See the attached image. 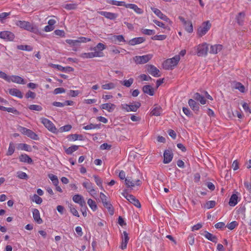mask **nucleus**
<instances>
[{
	"label": "nucleus",
	"instance_id": "f257e3e1",
	"mask_svg": "<svg viewBox=\"0 0 251 251\" xmlns=\"http://www.w3.org/2000/svg\"><path fill=\"white\" fill-rule=\"evenodd\" d=\"M16 25L21 28L35 33H37L38 30L36 26L27 21H17Z\"/></svg>",
	"mask_w": 251,
	"mask_h": 251
},
{
	"label": "nucleus",
	"instance_id": "f03ea898",
	"mask_svg": "<svg viewBox=\"0 0 251 251\" xmlns=\"http://www.w3.org/2000/svg\"><path fill=\"white\" fill-rule=\"evenodd\" d=\"M179 55H176L172 58L167 59L163 64V67L166 70H173L178 63L180 60Z\"/></svg>",
	"mask_w": 251,
	"mask_h": 251
},
{
	"label": "nucleus",
	"instance_id": "7ed1b4c3",
	"mask_svg": "<svg viewBox=\"0 0 251 251\" xmlns=\"http://www.w3.org/2000/svg\"><path fill=\"white\" fill-rule=\"evenodd\" d=\"M209 45L205 42L200 44L194 48L196 54L198 56H205L207 55Z\"/></svg>",
	"mask_w": 251,
	"mask_h": 251
},
{
	"label": "nucleus",
	"instance_id": "20e7f679",
	"mask_svg": "<svg viewBox=\"0 0 251 251\" xmlns=\"http://www.w3.org/2000/svg\"><path fill=\"white\" fill-rule=\"evenodd\" d=\"M211 27V24L209 21L203 22L199 26L197 30V34L199 37H201L205 35Z\"/></svg>",
	"mask_w": 251,
	"mask_h": 251
},
{
	"label": "nucleus",
	"instance_id": "39448f33",
	"mask_svg": "<svg viewBox=\"0 0 251 251\" xmlns=\"http://www.w3.org/2000/svg\"><path fill=\"white\" fill-rule=\"evenodd\" d=\"M40 122L44 126L51 132L53 133H57L58 130L54 124L50 120L42 117L40 119Z\"/></svg>",
	"mask_w": 251,
	"mask_h": 251
},
{
	"label": "nucleus",
	"instance_id": "423d86ee",
	"mask_svg": "<svg viewBox=\"0 0 251 251\" xmlns=\"http://www.w3.org/2000/svg\"><path fill=\"white\" fill-rule=\"evenodd\" d=\"M178 19L182 23L185 30L188 33H192L194 31V26L191 20H187L182 16H179Z\"/></svg>",
	"mask_w": 251,
	"mask_h": 251
},
{
	"label": "nucleus",
	"instance_id": "0eeeda50",
	"mask_svg": "<svg viewBox=\"0 0 251 251\" xmlns=\"http://www.w3.org/2000/svg\"><path fill=\"white\" fill-rule=\"evenodd\" d=\"M18 129L22 134L26 135L32 140H38L39 139L38 135L30 129L21 126H19Z\"/></svg>",
	"mask_w": 251,
	"mask_h": 251
},
{
	"label": "nucleus",
	"instance_id": "6e6552de",
	"mask_svg": "<svg viewBox=\"0 0 251 251\" xmlns=\"http://www.w3.org/2000/svg\"><path fill=\"white\" fill-rule=\"evenodd\" d=\"M153 57V54H148L142 56H135L133 58L136 64H143L148 62Z\"/></svg>",
	"mask_w": 251,
	"mask_h": 251
},
{
	"label": "nucleus",
	"instance_id": "1a4fd4ad",
	"mask_svg": "<svg viewBox=\"0 0 251 251\" xmlns=\"http://www.w3.org/2000/svg\"><path fill=\"white\" fill-rule=\"evenodd\" d=\"M82 185L92 197L95 198L97 195V190L94 189L93 184L89 180L83 182Z\"/></svg>",
	"mask_w": 251,
	"mask_h": 251
},
{
	"label": "nucleus",
	"instance_id": "9d476101",
	"mask_svg": "<svg viewBox=\"0 0 251 251\" xmlns=\"http://www.w3.org/2000/svg\"><path fill=\"white\" fill-rule=\"evenodd\" d=\"M125 184L127 187H133L135 186H140L142 182L139 179H136L132 177L128 176L125 180Z\"/></svg>",
	"mask_w": 251,
	"mask_h": 251
},
{
	"label": "nucleus",
	"instance_id": "9b49d317",
	"mask_svg": "<svg viewBox=\"0 0 251 251\" xmlns=\"http://www.w3.org/2000/svg\"><path fill=\"white\" fill-rule=\"evenodd\" d=\"M151 10L161 20L168 23L170 25L172 24V21L159 9L155 7H151Z\"/></svg>",
	"mask_w": 251,
	"mask_h": 251
},
{
	"label": "nucleus",
	"instance_id": "f8f14e48",
	"mask_svg": "<svg viewBox=\"0 0 251 251\" xmlns=\"http://www.w3.org/2000/svg\"><path fill=\"white\" fill-rule=\"evenodd\" d=\"M147 70L150 75L154 77H157L161 75L159 70L153 65H147Z\"/></svg>",
	"mask_w": 251,
	"mask_h": 251
},
{
	"label": "nucleus",
	"instance_id": "ddd939ff",
	"mask_svg": "<svg viewBox=\"0 0 251 251\" xmlns=\"http://www.w3.org/2000/svg\"><path fill=\"white\" fill-rule=\"evenodd\" d=\"M0 38L7 41H12L15 38V35L11 31H3L0 32Z\"/></svg>",
	"mask_w": 251,
	"mask_h": 251
},
{
	"label": "nucleus",
	"instance_id": "4468645a",
	"mask_svg": "<svg viewBox=\"0 0 251 251\" xmlns=\"http://www.w3.org/2000/svg\"><path fill=\"white\" fill-rule=\"evenodd\" d=\"M102 56L103 53L99 51L87 53H82L80 55V57L84 59L92 58L96 57H101Z\"/></svg>",
	"mask_w": 251,
	"mask_h": 251
},
{
	"label": "nucleus",
	"instance_id": "2eb2a0df",
	"mask_svg": "<svg viewBox=\"0 0 251 251\" xmlns=\"http://www.w3.org/2000/svg\"><path fill=\"white\" fill-rule=\"evenodd\" d=\"M72 200L74 202L76 203H77L81 207H85L86 202L84 200V199L82 196L79 194H75V195L73 198Z\"/></svg>",
	"mask_w": 251,
	"mask_h": 251
},
{
	"label": "nucleus",
	"instance_id": "dca6fc26",
	"mask_svg": "<svg viewBox=\"0 0 251 251\" xmlns=\"http://www.w3.org/2000/svg\"><path fill=\"white\" fill-rule=\"evenodd\" d=\"M129 240V237H128V233L126 232V231H124L122 236V241L120 246V248L122 250H125L126 248L127 244Z\"/></svg>",
	"mask_w": 251,
	"mask_h": 251
},
{
	"label": "nucleus",
	"instance_id": "f3484780",
	"mask_svg": "<svg viewBox=\"0 0 251 251\" xmlns=\"http://www.w3.org/2000/svg\"><path fill=\"white\" fill-rule=\"evenodd\" d=\"M173 154L171 150H166L164 152L163 163L168 164L170 163L173 159Z\"/></svg>",
	"mask_w": 251,
	"mask_h": 251
},
{
	"label": "nucleus",
	"instance_id": "a211bd4d",
	"mask_svg": "<svg viewBox=\"0 0 251 251\" xmlns=\"http://www.w3.org/2000/svg\"><path fill=\"white\" fill-rule=\"evenodd\" d=\"M145 38L143 37H135L128 42V44L130 46H135L136 45L141 44L144 42Z\"/></svg>",
	"mask_w": 251,
	"mask_h": 251
},
{
	"label": "nucleus",
	"instance_id": "6ab92c4d",
	"mask_svg": "<svg viewBox=\"0 0 251 251\" xmlns=\"http://www.w3.org/2000/svg\"><path fill=\"white\" fill-rule=\"evenodd\" d=\"M100 107L101 109L106 110L108 112H112L114 110L116 105L112 103H105L102 104Z\"/></svg>",
	"mask_w": 251,
	"mask_h": 251
},
{
	"label": "nucleus",
	"instance_id": "aec40b11",
	"mask_svg": "<svg viewBox=\"0 0 251 251\" xmlns=\"http://www.w3.org/2000/svg\"><path fill=\"white\" fill-rule=\"evenodd\" d=\"M126 8L132 9L137 14H142L144 12L142 9L139 8L135 4L127 3V5H126Z\"/></svg>",
	"mask_w": 251,
	"mask_h": 251
},
{
	"label": "nucleus",
	"instance_id": "412c9836",
	"mask_svg": "<svg viewBox=\"0 0 251 251\" xmlns=\"http://www.w3.org/2000/svg\"><path fill=\"white\" fill-rule=\"evenodd\" d=\"M111 42L115 44H119L121 42H125L126 40L122 35H114L110 39Z\"/></svg>",
	"mask_w": 251,
	"mask_h": 251
},
{
	"label": "nucleus",
	"instance_id": "4be33fe9",
	"mask_svg": "<svg viewBox=\"0 0 251 251\" xmlns=\"http://www.w3.org/2000/svg\"><path fill=\"white\" fill-rule=\"evenodd\" d=\"M9 79V82L11 81L16 83L22 84H24L25 83V81L24 79L22 77L18 75H13L10 76Z\"/></svg>",
	"mask_w": 251,
	"mask_h": 251
},
{
	"label": "nucleus",
	"instance_id": "5701e85b",
	"mask_svg": "<svg viewBox=\"0 0 251 251\" xmlns=\"http://www.w3.org/2000/svg\"><path fill=\"white\" fill-rule=\"evenodd\" d=\"M33 218L34 221L38 224H41L43 223V220L40 217L39 211L37 209H34L32 211Z\"/></svg>",
	"mask_w": 251,
	"mask_h": 251
},
{
	"label": "nucleus",
	"instance_id": "b1692460",
	"mask_svg": "<svg viewBox=\"0 0 251 251\" xmlns=\"http://www.w3.org/2000/svg\"><path fill=\"white\" fill-rule=\"evenodd\" d=\"M201 235L204 236L208 240L214 243H216L217 241V237L207 231H203L202 233H201Z\"/></svg>",
	"mask_w": 251,
	"mask_h": 251
},
{
	"label": "nucleus",
	"instance_id": "393cba45",
	"mask_svg": "<svg viewBox=\"0 0 251 251\" xmlns=\"http://www.w3.org/2000/svg\"><path fill=\"white\" fill-rule=\"evenodd\" d=\"M99 13L104 16L106 18L110 20H114L117 17V15L115 13L106 12V11H100Z\"/></svg>",
	"mask_w": 251,
	"mask_h": 251
},
{
	"label": "nucleus",
	"instance_id": "a878e982",
	"mask_svg": "<svg viewBox=\"0 0 251 251\" xmlns=\"http://www.w3.org/2000/svg\"><path fill=\"white\" fill-rule=\"evenodd\" d=\"M223 49V46L220 44H216L210 46V53L217 54L220 52Z\"/></svg>",
	"mask_w": 251,
	"mask_h": 251
},
{
	"label": "nucleus",
	"instance_id": "bb28decb",
	"mask_svg": "<svg viewBox=\"0 0 251 251\" xmlns=\"http://www.w3.org/2000/svg\"><path fill=\"white\" fill-rule=\"evenodd\" d=\"M162 111L163 110L161 106L154 105L151 112V114L152 116H159L161 115Z\"/></svg>",
	"mask_w": 251,
	"mask_h": 251
},
{
	"label": "nucleus",
	"instance_id": "cd10ccee",
	"mask_svg": "<svg viewBox=\"0 0 251 251\" xmlns=\"http://www.w3.org/2000/svg\"><path fill=\"white\" fill-rule=\"evenodd\" d=\"M9 93L13 96L22 99L23 97L22 93L19 89L16 88H11L9 89Z\"/></svg>",
	"mask_w": 251,
	"mask_h": 251
},
{
	"label": "nucleus",
	"instance_id": "c85d7f7f",
	"mask_svg": "<svg viewBox=\"0 0 251 251\" xmlns=\"http://www.w3.org/2000/svg\"><path fill=\"white\" fill-rule=\"evenodd\" d=\"M20 162L31 164L32 163V159L26 154H22L19 157Z\"/></svg>",
	"mask_w": 251,
	"mask_h": 251
},
{
	"label": "nucleus",
	"instance_id": "c756f323",
	"mask_svg": "<svg viewBox=\"0 0 251 251\" xmlns=\"http://www.w3.org/2000/svg\"><path fill=\"white\" fill-rule=\"evenodd\" d=\"M237 192L236 194H233L230 199L228 202V204L231 206H235L238 202V197L237 195Z\"/></svg>",
	"mask_w": 251,
	"mask_h": 251
},
{
	"label": "nucleus",
	"instance_id": "7c9ffc66",
	"mask_svg": "<svg viewBox=\"0 0 251 251\" xmlns=\"http://www.w3.org/2000/svg\"><path fill=\"white\" fill-rule=\"evenodd\" d=\"M142 90L144 93L150 96H153L154 94V89L150 85H145L143 87Z\"/></svg>",
	"mask_w": 251,
	"mask_h": 251
},
{
	"label": "nucleus",
	"instance_id": "2f4dec72",
	"mask_svg": "<svg viewBox=\"0 0 251 251\" xmlns=\"http://www.w3.org/2000/svg\"><path fill=\"white\" fill-rule=\"evenodd\" d=\"M188 104L193 110L195 111H198L199 110V105L195 101V100L191 99H189L188 100Z\"/></svg>",
	"mask_w": 251,
	"mask_h": 251
},
{
	"label": "nucleus",
	"instance_id": "473e14b6",
	"mask_svg": "<svg viewBox=\"0 0 251 251\" xmlns=\"http://www.w3.org/2000/svg\"><path fill=\"white\" fill-rule=\"evenodd\" d=\"M193 98L195 100L200 101V103L201 104H205L206 103V99L204 98L203 96H201L199 93H195L193 96Z\"/></svg>",
	"mask_w": 251,
	"mask_h": 251
},
{
	"label": "nucleus",
	"instance_id": "72a5a7b5",
	"mask_svg": "<svg viewBox=\"0 0 251 251\" xmlns=\"http://www.w3.org/2000/svg\"><path fill=\"white\" fill-rule=\"evenodd\" d=\"M67 138L70 141H75L76 140H82L83 136L80 134H74L68 135Z\"/></svg>",
	"mask_w": 251,
	"mask_h": 251
},
{
	"label": "nucleus",
	"instance_id": "f704fd0d",
	"mask_svg": "<svg viewBox=\"0 0 251 251\" xmlns=\"http://www.w3.org/2000/svg\"><path fill=\"white\" fill-rule=\"evenodd\" d=\"M128 197L129 198L127 199V201L129 202L134 204L136 207H141V205L140 202L134 196L131 195L130 196H128Z\"/></svg>",
	"mask_w": 251,
	"mask_h": 251
},
{
	"label": "nucleus",
	"instance_id": "c9c22d12",
	"mask_svg": "<svg viewBox=\"0 0 251 251\" xmlns=\"http://www.w3.org/2000/svg\"><path fill=\"white\" fill-rule=\"evenodd\" d=\"M107 3L120 6H124L126 8V5H127V3H126L125 1H117L115 0H107Z\"/></svg>",
	"mask_w": 251,
	"mask_h": 251
},
{
	"label": "nucleus",
	"instance_id": "e433bc0d",
	"mask_svg": "<svg viewBox=\"0 0 251 251\" xmlns=\"http://www.w3.org/2000/svg\"><path fill=\"white\" fill-rule=\"evenodd\" d=\"M102 202L103 203V206L108 209L109 212L111 214H113L114 212V208L112 206V205L108 201V200L106 199V200L102 201Z\"/></svg>",
	"mask_w": 251,
	"mask_h": 251
},
{
	"label": "nucleus",
	"instance_id": "4c0bfd02",
	"mask_svg": "<svg viewBox=\"0 0 251 251\" xmlns=\"http://www.w3.org/2000/svg\"><path fill=\"white\" fill-rule=\"evenodd\" d=\"M79 148V146L77 145H73L68 148L66 147H64V149L65 150V152L67 154H71L75 151H77Z\"/></svg>",
	"mask_w": 251,
	"mask_h": 251
},
{
	"label": "nucleus",
	"instance_id": "58836bf2",
	"mask_svg": "<svg viewBox=\"0 0 251 251\" xmlns=\"http://www.w3.org/2000/svg\"><path fill=\"white\" fill-rule=\"evenodd\" d=\"M129 105V112L133 111L136 112L137 111L138 109L140 107L141 103L139 102H136L134 103H131L130 104H128Z\"/></svg>",
	"mask_w": 251,
	"mask_h": 251
},
{
	"label": "nucleus",
	"instance_id": "ea45409f",
	"mask_svg": "<svg viewBox=\"0 0 251 251\" xmlns=\"http://www.w3.org/2000/svg\"><path fill=\"white\" fill-rule=\"evenodd\" d=\"M87 203L91 209L93 211H95L98 209V207L96 202L91 199H89L87 201Z\"/></svg>",
	"mask_w": 251,
	"mask_h": 251
},
{
	"label": "nucleus",
	"instance_id": "a19ab883",
	"mask_svg": "<svg viewBox=\"0 0 251 251\" xmlns=\"http://www.w3.org/2000/svg\"><path fill=\"white\" fill-rule=\"evenodd\" d=\"M116 87V85L113 82L102 84L101 88L103 90H112Z\"/></svg>",
	"mask_w": 251,
	"mask_h": 251
},
{
	"label": "nucleus",
	"instance_id": "79ce46f5",
	"mask_svg": "<svg viewBox=\"0 0 251 251\" xmlns=\"http://www.w3.org/2000/svg\"><path fill=\"white\" fill-rule=\"evenodd\" d=\"M134 79L133 78H130L128 79H126L121 81V83L126 87H129L133 84Z\"/></svg>",
	"mask_w": 251,
	"mask_h": 251
},
{
	"label": "nucleus",
	"instance_id": "37998d69",
	"mask_svg": "<svg viewBox=\"0 0 251 251\" xmlns=\"http://www.w3.org/2000/svg\"><path fill=\"white\" fill-rule=\"evenodd\" d=\"M245 13L243 12H240L238 14V15L236 17V20L238 24L239 25H242L244 22V20L245 18Z\"/></svg>",
	"mask_w": 251,
	"mask_h": 251
},
{
	"label": "nucleus",
	"instance_id": "c03bdc74",
	"mask_svg": "<svg viewBox=\"0 0 251 251\" xmlns=\"http://www.w3.org/2000/svg\"><path fill=\"white\" fill-rule=\"evenodd\" d=\"M83 128L85 130L99 129L100 128V125L90 124L88 125L83 126Z\"/></svg>",
	"mask_w": 251,
	"mask_h": 251
},
{
	"label": "nucleus",
	"instance_id": "a18cd8bd",
	"mask_svg": "<svg viewBox=\"0 0 251 251\" xmlns=\"http://www.w3.org/2000/svg\"><path fill=\"white\" fill-rule=\"evenodd\" d=\"M48 177L51 180L53 185L55 186H57V185L59 183L58 179L57 176L53 174H50L48 175Z\"/></svg>",
	"mask_w": 251,
	"mask_h": 251
},
{
	"label": "nucleus",
	"instance_id": "49530a36",
	"mask_svg": "<svg viewBox=\"0 0 251 251\" xmlns=\"http://www.w3.org/2000/svg\"><path fill=\"white\" fill-rule=\"evenodd\" d=\"M216 205L215 201H207L203 205V207L207 209L213 208Z\"/></svg>",
	"mask_w": 251,
	"mask_h": 251
},
{
	"label": "nucleus",
	"instance_id": "de8ad7c7",
	"mask_svg": "<svg viewBox=\"0 0 251 251\" xmlns=\"http://www.w3.org/2000/svg\"><path fill=\"white\" fill-rule=\"evenodd\" d=\"M72 126L70 125H67L64 126L60 127L59 129H57L58 132H63L69 131L72 129Z\"/></svg>",
	"mask_w": 251,
	"mask_h": 251
},
{
	"label": "nucleus",
	"instance_id": "09e8293b",
	"mask_svg": "<svg viewBox=\"0 0 251 251\" xmlns=\"http://www.w3.org/2000/svg\"><path fill=\"white\" fill-rule=\"evenodd\" d=\"M17 48L19 50H26V51H32L33 48L28 45H18Z\"/></svg>",
	"mask_w": 251,
	"mask_h": 251
},
{
	"label": "nucleus",
	"instance_id": "8fccbe9b",
	"mask_svg": "<svg viewBox=\"0 0 251 251\" xmlns=\"http://www.w3.org/2000/svg\"><path fill=\"white\" fill-rule=\"evenodd\" d=\"M95 181L96 184L100 187L101 189H103V188L102 187V181L100 178L98 176L94 175L93 176Z\"/></svg>",
	"mask_w": 251,
	"mask_h": 251
},
{
	"label": "nucleus",
	"instance_id": "3c124183",
	"mask_svg": "<svg viewBox=\"0 0 251 251\" xmlns=\"http://www.w3.org/2000/svg\"><path fill=\"white\" fill-rule=\"evenodd\" d=\"M28 108L33 111H41L43 108L41 105L37 104H31L28 106Z\"/></svg>",
	"mask_w": 251,
	"mask_h": 251
},
{
	"label": "nucleus",
	"instance_id": "603ef678",
	"mask_svg": "<svg viewBox=\"0 0 251 251\" xmlns=\"http://www.w3.org/2000/svg\"><path fill=\"white\" fill-rule=\"evenodd\" d=\"M32 201L38 204H40L43 201L42 199L36 194L33 195Z\"/></svg>",
	"mask_w": 251,
	"mask_h": 251
},
{
	"label": "nucleus",
	"instance_id": "864d4df0",
	"mask_svg": "<svg viewBox=\"0 0 251 251\" xmlns=\"http://www.w3.org/2000/svg\"><path fill=\"white\" fill-rule=\"evenodd\" d=\"M234 88L236 89H238L240 92L244 93L245 92V87L240 82H236L234 85Z\"/></svg>",
	"mask_w": 251,
	"mask_h": 251
},
{
	"label": "nucleus",
	"instance_id": "5fc2aeb1",
	"mask_svg": "<svg viewBox=\"0 0 251 251\" xmlns=\"http://www.w3.org/2000/svg\"><path fill=\"white\" fill-rule=\"evenodd\" d=\"M15 151V146L12 143H10L9 145L6 155L8 156L11 155Z\"/></svg>",
	"mask_w": 251,
	"mask_h": 251
},
{
	"label": "nucleus",
	"instance_id": "6e6d98bb",
	"mask_svg": "<svg viewBox=\"0 0 251 251\" xmlns=\"http://www.w3.org/2000/svg\"><path fill=\"white\" fill-rule=\"evenodd\" d=\"M69 207L70 208V212L72 213V214L74 216H76L77 217H79V213H78L77 210L72 204H70L69 206Z\"/></svg>",
	"mask_w": 251,
	"mask_h": 251
},
{
	"label": "nucleus",
	"instance_id": "4d7b16f0",
	"mask_svg": "<svg viewBox=\"0 0 251 251\" xmlns=\"http://www.w3.org/2000/svg\"><path fill=\"white\" fill-rule=\"evenodd\" d=\"M106 49L105 46L101 43H99L97 44L96 47L94 48L92 50L95 51H97V50H100V51H102Z\"/></svg>",
	"mask_w": 251,
	"mask_h": 251
},
{
	"label": "nucleus",
	"instance_id": "13d9d810",
	"mask_svg": "<svg viewBox=\"0 0 251 251\" xmlns=\"http://www.w3.org/2000/svg\"><path fill=\"white\" fill-rule=\"evenodd\" d=\"M141 32L143 34L147 35H151L155 33L154 30L143 28L141 29Z\"/></svg>",
	"mask_w": 251,
	"mask_h": 251
},
{
	"label": "nucleus",
	"instance_id": "bf43d9fd",
	"mask_svg": "<svg viewBox=\"0 0 251 251\" xmlns=\"http://www.w3.org/2000/svg\"><path fill=\"white\" fill-rule=\"evenodd\" d=\"M167 36L166 35H156L151 37L153 40H160L162 41L166 39Z\"/></svg>",
	"mask_w": 251,
	"mask_h": 251
},
{
	"label": "nucleus",
	"instance_id": "052dcab7",
	"mask_svg": "<svg viewBox=\"0 0 251 251\" xmlns=\"http://www.w3.org/2000/svg\"><path fill=\"white\" fill-rule=\"evenodd\" d=\"M17 177L20 179H27L28 176L27 174L23 172L19 171L17 172Z\"/></svg>",
	"mask_w": 251,
	"mask_h": 251
},
{
	"label": "nucleus",
	"instance_id": "680f3d73",
	"mask_svg": "<svg viewBox=\"0 0 251 251\" xmlns=\"http://www.w3.org/2000/svg\"><path fill=\"white\" fill-rule=\"evenodd\" d=\"M238 223L236 221H232L226 225V227L230 230L234 229L238 226Z\"/></svg>",
	"mask_w": 251,
	"mask_h": 251
},
{
	"label": "nucleus",
	"instance_id": "e2e57ef3",
	"mask_svg": "<svg viewBox=\"0 0 251 251\" xmlns=\"http://www.w3.org/2000/svg\"><path fill=\"white\" fill-rule=\"evenodd\" d=\"M77 5L75 3H69L66 4L64 7L67 10H72L76 8Z\"/></svg>",
	"mask_w": 251,
	"mask_h": 251
},
{
	"label": "nucleus",
	"instance_id": "0e129e2a",
	"mask_svg": "<svg viewBox=\"0 0 251 251\" xmlns=\"http://www.w3.org/2000/svg\"><path fill=\"white\" fill-rule=\"evenodd\" d=\"M50 66L53 68H55L59 71L64 72L66 71L65 68L58 64H51Z\"/></svg>",
	"mask_w": 251,
	"mask_h": 251
},
{
	"label": "nucleus",
	"instance_id": "69168bd1",
	"mask_svg": "<svg viewBox=\"0 0 251 251\" xmlns=\"http://www.w3.org/2000/svg\"><path fill=\"white\" fill-rule=\"evenodd\" d=\"M91 41V39L85 37H80L77 39L78 43H87Z\"/></svg>",
	"mask_w": 251,
	"mask_h": 251
},
{
	"label": "nucleus",
	"instance_id": "338daca9",
	"mask_svg": "<svg viewBox=\"0 0 251 251\" xmlns=\"http://www.w3.org/2000/svg\"><path fill=\"white\" fill-rule=\"evenodd\" d=\"M35 93L31 91H28L25 94V98L26 99L31 98L32 99H34L35 98Z\"/></svg>",
	"mask_w": 251,
	"mask_h": 251
},
{
	"label": "nucleus",
	"instance_id": "774afa93",
	"mask_svg": "<svg viewBox=\"0 0 251 251\" xmlns=\"http://www.w3.org/2000/svg\"><path fill=\"white\" fill-rule=\"evenodd\" d=\"M0 77L9 82L10 76L7 75L4 72L0 71Z\"/></svg>",
	"mask_w": 251,
	"mask_h": 251
}]
</instances>
